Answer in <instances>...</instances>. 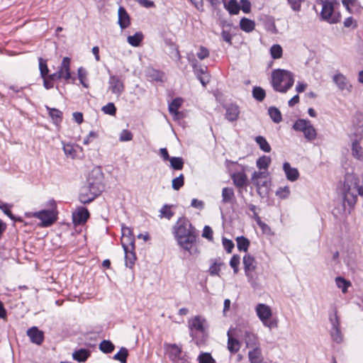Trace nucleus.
<instances>
[{
    "mask_svg": "<svg viewBox=\"0 0 363 363\" xmlns=\"http://www.w3.org/2000/svg\"><path fill=\"white\" fill-rule=\"evenodd\" d=\"M103 174L99 168L91 171L88 179L87 185L82 187L79 196L81 203L86 204L91 202L99 196L103 189Z\"/></svg>",
    "mask_w": 363,
    "mask_h": 363,
    "instance_id": "obj_1",
    "label": "nucleus"
},
{
    "mask_svg": "<svg viewBox=\"0 0 363 363\" xmlns=\"http://www.w3.org/2000/svg\"><path fill=\"white\" fill-rule=\"evenodd\" d=\"M344 202L353 206L357 202V194L363 196V186L359 185V177L353 174H347L342 187Z\"/></svg>",
    "mask_w": 363,
    "mask_h": 363,
    "instance_id": "obj_2",
    "label": "nucleus"
},
{
    "mask_svg": "<svg viewBox=\"0 0 363 363\" xmlns=\"http://www.w3.org/2000/svg\"><path fill=\"white\" fill-rule=\"evenodd\" d=\"M294 74L285 69H274L272 74V84L274 90L286 93L294 84Z\"/></svg>",
    "mask_w": 363,
    "mask_h": 363,
    "instance_id": "obj_3",
    "label": "nucleus"
},
{
    "mask_svg": "<svg viewBox=\"0 0 363 363\" xmlns=\"http://www.w3.org/2000/svg\"><path fill=\"white\" fill-rule=\"evenodd\" d=\"M322 9L320 11V18L330 24H335L340 21L341 15L338 11L340 3L337 0H330L329 1L320 4Z\"/></svg>",
    "mask_w": 363,
    "mask_h": 363,
    "instance_id": "obj_4",
    "label": "nucleus"
},
{
    "mask_svg": "<svg viewBox=\"0 0 363 363\" xmlns=\"http://www.w3.org/2000/svg\"><path fill=\"white\" fill-rule=\"evenodd\" d=\"M245 342L247 347L252 348L248 352L250 363H267L264 361L261 348L257 346V337L254 334L246 333Z\"/></svg>",
    "mask_w": 363,
    "mask_h": 363,
    "instance_id": "obj_5",
    "label": "nucleus"
},
{
    "mask_svg": "<svg viewBox=\"0 0 363 363\" xmlns=\"http://www.w3.org/2000/svg\"><path fill=\"white\" fill-rule=\"evenodd\" d=\"M255 312L257 317L265 327L272 329L277 326L276 320H270L272 316V311L270 306L268 305L258 303L255 307Z\"/></svg>",
    "mask_w": 363,
    "mask_h": 363,
    "instance_id": "obj_6",
    "label": "nucleus"
},
{
    "mask_svg": "<svg viewBox=\"0 0 363 363\" xmlns=\"http://www.w3.org/2000/svg\"><path fill=\"white\" fill-rule=\"evenodd\" d=\"M197 232L196 228L191 225L190 221L184 218H180L173 228V233L176 239L182 238L184 236Z\"/></svg>",
    "mask_w": 363,
    "mask_h": 363,
    "instance_id": "obj_7",
    "label": "nucleus"
},
{
    "mask_svg": "<svg viewBox=\"0 0 363 363\" xmlns=\"http://www.w3.org/2000/svg\"><path fill=\"white\" fill-rule=\"evenodd\" d=\"M198 237L197 232L190 234L184 238L176 239L178 245L184 250L187 251L190 255H196L199 250L196 246V241Z\"/></svg>",
    "mask_w": 363,
    "mask_h": 363,
    "instance_id": "obj_8",
    "label": "nucleus"
},
{
    "mask_svg": "<svg viewBox=\"0 0 363 363\" xmlns=\"http://www.w3.org/2000/svg\"><path fill=\"white\" fill-rule=\"evenodd\" d=\"M71 59L65 57L59 67L58 71L50 74L51 79H64L68 81L72 78L70 70Z\"/></svg>",
    "mask_w": 363,
    "mask_h": 363,
    "instance_id": "obj_9",
    "label": "nucleus"
},
{
    "mask_svg": "<svg viewBox=\"0 0 363 363\" xmlns=\"http://www.w3.org/2000/svg\"><path fill=\"white\" fill-rule=\"evenodd\" d=\"M29 217L37 218L41 220L40 227H49L55 223L57 218L54 212L50 210H42L38 212L28 213Z\"/></svg>",
    "mask_w": 363,
    "mask_h": 363,
    "instance_id": "obj_10",
    "label": "nucleus"
},
{
    "mask_svg": "<svg viewBox=\"0 0 363 363\" xmlns=\"http://www.w3.org/2000/svg\"><path fill=\"white\" fill-rule=\"evenodd\" d=\"M243 264L245 273L249 283H250L252 287L255 288L257 282L256 278H255L253 275V272L256 269V261L255 258L250 255H245L243 257Z\"/></svg>",
    "mask_w": 363,
    "mask_h": 363,
    "instance_id": "obj_11",
    "label": "nucleus"
},
{
    "mask_svg": "<svg viewBox=\"0 0 363 363\" xmlns=\"http://www.w3.org/2000/svg\"><path fill=\"white\" fill-rule=\"evenodd\" d=\"M188 60L193 67L194 74L196 75L202 85L205 86L210 81V76L207 72V67L199 66L197 60L194 58L191 59L189 56H188Z\"/></svg>",
    "mask_w": 363,
    "mask_h": 363,
    "instance_id": "obj_12",
    "label": "nucleus"
},
{
    "mask_svg": "<svg viewBox=\"0 0 363 363\" xmlns=\"http://www.w3.org/2000/svg\"><path fill=\"white\" fill-rule=\"evenodd\" d=\"M206 323V320L201 315H196L193 318L190 319L188 324L191 336L194 337L195 332L203 333L205 331Z\"/></svg>",
    "mask_w": 363,
    "mask_h": 363,
    "instance_id": "obj_13",
    "label": "nucleus"
},
{
    "mask_svg": "<svg viewBox=\"0 0 363 363\" xmlns=\"http://www.w3.org/2000/svg\"><path fill=\"white\" fill-rule=\"evenodd\" d=\"M363 138L361 135H355L351 139V154L353 157L363 161Z\"/></svg>",
    "mask_w": 363,
    "mask_h": 363,
    "instance_id": "obj_14",
    "label": "nucleus"
},
{
    "mask_svg": "<svg viewBox=\"0 0 363 363\" xmlns=\"http://www.w3.org/2000/svg\"><path fill=\"white\" fill-rule=\"evenodd\" d=\"M108 89L112 94L119 97L125 91V84L118 76L110 75L108 79Z\"/></svg>",
    "mask_w": 363,
    "mask_h": 363,
    "instance_id": "obj_15",
    "label": "nucleus"
},
{
    "mask_svg": "<svg viewBox=\"0 0 363 363\" xmlns=\"http://www.w3.org/2000/svg\"><path fill=\"white\" fill-rule=\"evenodd\" d=\"M252 181L258 191L262 187L268 188L271 183L267 172H255L252 175Z\"/></svg>",
    "mask_w": 363,
    "mask_h": 363,
    "instance_id": "obj_16",
    "label": "nucleus"
},
{
    "mask_svg": "<svg viewBox=\"0 0 363 363\" xmlns=\"http://www.w3.org/2000/svg\"><path fill=\"white\" fill-rule=\"evenodd\" d=\"M166 354L169 359L174 362H177L182 359V347L176 344L165 343L164 345Z\"/></svg>",
    "mask_w": 363,
    "mask_h": 363,
    "instance_id": "obj_17",
    "label": "nucleus"
},
{
    "mask_svg": "<svg viewBox=\"0 0 363 363\" xmlns=\"http://www.w3.org/2000/svg\"><path fill=\"white\" fill-rule=\"evenodd\" d=\"M333 81L340 91H347V93L351 91L352 85L343 74L340 72L335 74L333 77Z\"/></svg>",
    "mask_w": 363,
    "mask_h": 363,
    "instance_id": "obj_18",
    "label": "nucleus"
},
{
    "mask_svg": "<svg viewBox=\"0 0 363 363\" xmlns=\"http://www.w3.org/2000/svg\"><path fill=\"white\" fill-rule=\"evenodd\" d=\"M330 320L332 324L330 330L331 337L335 342L340 343L342 341V335L340 330V323L337 314L335 313L333 316H331Z\"/></svg>",
    "mask_w": 363,
    "mask_h": 363,
    "instance_id": "obj_19",
    "label": "nucleus"
},
{
    "mask_svg": "<svg viewBox=\"0 0 363 363\" xmlns=\"http://www.w3.org/2000/svg\"><path fill=\"white\" fill-rule=\"evenodd\" d=\"M89 218V212L84 207H78L72 213V220L74 225H81L86 222Z\"/></svg>",
    "mask_w": 363,
    "mask_h": 363,
    "instance_id": "obj_20",
    "label": "nucleus"
},
{
    "mask_svg": "<svg viewBox=\"0 0 363 363\" xmlns=\"http://www.w3.org/2000/svg\"><path fill=\"white\" fill-rule=\"evenodd\" d=\"M121 230V245L123 247H127L128 246H135V237L132 230L128 227L123 225Z\"/></svg>",
    "mask_w": 363,
    "mask_h": 363,
    "instance_id": "obj_21",
    "label": "nucleus"
},
{
    "mask_svg": "<svg viewBox=\"0 0 363 363\" xmlns=\"http://www.w3.org/2000/svg\"><path fill=\"white\" fill-rule=\"evenodd\" d=\"M27 335L30 341L36 345H41L44 340V333L37 327L33 326L27 330Z\"/></svg>",
    "mask_w": 363,
    "mask_h": 363,
    "instance_id": "obj_22",
    "label": "nucleus"
},
{
    "mask_svg": "<svg viewBox=\"0 0 363 363\" xmlns=\"http://www.w3.org/2000/svg\"><path fill=\"white\" fill-rule=\"evenodd\" d=\"M225 117L228 121L233 122L238 119L240 111L238 105L233 104H228L225 107Z\"/></svg>",
    "mask_w": 363,
    "mask_h": 363,
    "instance_id": "obj_23",
    "label": "nucleus"
},
{
    "mask_svg": "<svg viewBox=\"0 0 363 363\" xmlns=\"http://www.w3.org/2000/svg\"><path fill=\"white\" fill-rule=\"evenodd\" d=\"M118 23L122 29L127 28L130 24V18L125 9L120 6L118 11Z\"/></svg>",
    "mask_w": 363,
    "mask_h": 363,
    "instance_id": "obj_24",
    "label": "nucleus"
},
{
    "mask_svg": "<svg viewBox=\"0 0 363 363\" xmlns=\"http://www.w3.org/2000/svg\"><path fill=\"white\" fill-rule=\"evenodd\" d=\"M283 170L286 179L291 182H295L299 177V172L298 169L295 167H291L290 164L287 162L284 163Z\"/></svg>",
    "mask_w": 363,
    "mask_h": 363,
    "instance_id": "obj_25",
    "label": "nucleus"
},
{
    "mask_svg": "<svg viewBox=\"0 0 363 363\" xmlns=\"http://www.w3.org/2000/svg\"><path fill=\"white\" fill-rule=\"evenodd\" d=\"M183 104V99L182 98H176L169 104V111L173 116L175 120L179 119L181 113L178 111V109L181 107Z\"/></svg>",
    "mask_w": 363,
    "mask_h": 363,
    "instance_id": "obj_26",
    "label": "nucleus"
},
{
    "mask_svg": "<svg viewBox=\"0 0 363 363\" xmlns=\"http://www.w3.org/2000/svg\"><path fill=\"white\" fill-rule=\"evenodd\" d=\"M123 248L125 252V265L127 267H131L135 263L136 259L134 252L135 246H128Z\"/></svg>",
    "mask_w": 363,
    "mask_h": 363,
    "instance_id": "obj_27",
    "label": "nucleus"
},
{
    "mask_svg": "<svg viewBox=\"0 0 363 363\" xmlns=\"http://www.w3.org/2000/svg\"><path fill=\"white\" fill-rule=\"evenodd\" d=\"M210 262L208 273L211 276H219L223 262L220 259H212Z\"/></svg>",
    "mask_w": 363,
    "mask_h": 363,
    "instance_id": "obj_28",
    "label": "nucleus"
},
{
    "mask_svg": "<svg viewBox=\"0 0 363 363\" xmlns=\"http://www.w3.org/2000/svg\"><path fill=\"white\" fill-rule=\"evenodd\" d=\"M234 184L239 187H244L247 185V177L244 172H235L231 177Z\"/></svg>",
    "mask_w": 363,
    "mask_h": 363,
    "instance_id": "obj_29",
    "label": "nucleus"
},
{
    "mask_svg": "<svg viewBox=\"0 0 363 363\" xmlns=\"http://www.w3.org/2000/svg\"><path fill=\"white\" fill-rule=\"evenodd\" d=\"M228 335V349L231 353H236L239 351L240 348V344L239 341L233 337L230 330H229L227 333Z\"/></svg>",
    "mask_w": 363,
    "mask_h": 363,
    "instance_id": "obj_30",
    "label": "nucleus"
},
{
    "mask_svg": "<svg viewBox=\"0 0 363 363\" xmlns=\"http://www.w3.org/2000/svg\"><path fill=\"white\" fill-rule=\"evenodd\" d=\"M240 27L242 30L250 33L255 29V23L252 20L243 17L240 21Z\"/></svg>",
    "mask_w": 363,
    "mask_h": 363,
    "instance_id": "obj_31",
    "label": "nucleus"
},
{
    "mask_svg": "<svg viewBox=\"0 0 363 363\" xmlns=\"http://www.w3.org/2000/svg\"><path fill=\"white\" fill-rule=\"evenodd\" d=\"M89 356L90 352L86 349L78 350L72 354L73 359L79 362H85Z\"/></svg>",
    "mask_w": 363,
    "mask_h": 363,
    "instance_id": "obj_32",
    "label": "nucleus"
},
{
    "mask_svg": "<svg viewBox=\"0 0 363 363\" xmlns=\"http://www.w3.org/2000/svg\"><path fill=\"white\" fill-rule=\"evenodd\" d=\"M235 199L234 191L232 188L225 187L222 190V202L224 203H232Z\"/></svg>",
    "mask_w": 363,
    "mask_h": 363,
    "instance_id": "obj_33",
    "label": "nucleus"
},
{
    "mask_svg": "<svg viewBox=\"0 0 363 363\" xmlns=\"http://www.w3.org/2000/svg\"><path fill=\"white\" fill-rule=\"evenodd\" d=\"M46 108L48 111L49 116L51 117L54 123L58 124L62 121V113L61 111L57 108H52L48 106H46Z\"/></svg>",
    "mask_w": 363,
    "mask_h": 363,
    "instance_id": "obj_34",
    "label": "nucleus"
},
{
    "mask_svg": "<svg viewBox=\"0 0 363 363\" xmlns=\"http://www.w3.org/2000/svg\"><path fill=\"white\" fill-rule=\"evenodd\" d=\"M272 160L269 156L263 155L259 157L256 162L257 167L259 169L267 170L271 164Z\"/></svg>",
    "mask_w": 363,
    "mask_h": 363,
    "instance_id": "obj_35",
    "label": "nucleus"
},
{
    "mask_svg": "<svg viewBox=\"0 0 363 363\" xmlns=\"http://www.w3.org/2000/svg\"><path fill=\"white\" fill-rule=\"evenodd\" d=\"M260 150L264 152H269L272 150L270 145L263 136H257L255 139Z\"/></svg>",
    "mask_w": 363,
    "mask_h": 363,
    "instance_id": "obj_36",
    "label": "nucleus"
},
{
    "mask_svg": "<svg viewBox=\"0 0 363 363\" xmlns=\"http://www.w3.org/2000/svg\"><path fill=\"white\" fill-rule=\"evenodd\" d=\"M235 240L237 242V247L239 251H247L250 243L247 238L244 236H240L237 237Z\"/></svg>",
    "mask_w": 363,
    "mask_h": 363,
    "instance_id": "obj_37",
    "label": "nucleus"
},
{
    "mask_svg": "<svg viewBox=\"0 0 363 363\" xmlns=\"http://www.w3.org/2000/svg\"><path fill=\"white\" fill-rule=\"evenodd\" d=\"M335 284L337 287L340 289L343 294L347 293V289L351 286V282L342 277L335 278Z\"/></svg>",
    "mask_w": 363,
    "mask_h": 363,
    "instance_id": "obj_38",
    "label": "nucleus"
},
{
    "mask_svg": "<svg viewBox=\"0 0 363 363\" xmlns=\"http://www.w3.org/2000/svg\"><path fill=\"white\" fill-rule=\"evenodd\" d=\"M310 124L311 122L309 121L304 119H298L294 123L293 128L295 130L301 131L304 134L305 132L306 131V129L308 128V126Z\"/></svg>",
    "mask_w": 363,
    "mask_h": 363,
    "instance_id": "obj_39",
    "label": "nucleus"
},
{
    "mask_svg": "<svg viewBox=\"0 0 363 363\" xmlns=\"http://www.w3.org/2000/svg\"><path fill=\"white\" fill-rule=\"evenodd\" d=\"M225 8L231 15L238 14L240 9L236 0H230L227 4H225Z\"/></svg>",
    "mask_w": 363,
    "mask_h": 363,
    "instance_id": "obj_40",
    "label": "nucleus"
},
{
    "mask_svg": "<svg viewBox=\"0 0 363 363\" xmlns=\"http://www.w3.org/2000/svg\"><path fill=\"white\" fill-rule=\"evenodd\" d=\"M143 39L142 33L138 32L133 35H129L127 38L128 43L132 46L137 47Z\"/></svg>",
    "mask_w": 363,
    "mask_h": 363,
    "instance_id": "obj_41",
    "label": "nucleus"
},
{
    "mask_svg": "<svg viewBox=\"0 0 363 363\" xmlns=\"http://www.w3.org/2000/svg\"><path fill=\"white\" fill-rule=\"evenodd\" d=\"M268 112L270 118L274 123H279L281 121V113L278 108L276 107H270L268 110Z\"/></svg>",
    "mask_w": 363,
    "mask_h": 363,
    "instance_id": "obj_42",
    "label": "nucleus"
},
{
    "mask_svg": "<svg viewBox=\"0 0 363 363\" xmlns=\"http://www.w3.org/2000/svg\"><path fill=\"white\" fill-rule=\"evenodd\" d=\"M169 161L171 167L175 170H181L184 167V160L182 157H172Z\"/></svg>",
    "mask_w": 363,
    "mask_h": 363,
    "instance_id": "obj_43",
    "label": "nucleus"
},
{
    "mask_svg": "<svg viewBox=\"0 0 363 363\" xmlns=\"http://www.w3.org/2000/svg\"><path fill=\"white\" fill-rule=\"evenodd\" d=\"M290 193V188L285 186L279 187L275 192V195L281 199H286L289 196Z\"/></svg>",
    "mask_w": 363,
    "mask_h": 363,
    "instance_id": "obj_44",
    "label": "nucleus"
},
{
    "mask_svg": "<svg viewBox=\"0 0 363 363\" xmlns=\"http://www.w3.org/2000/svg\"><path fill=\"white\" fill-rule=\"evenodd\" d=\"M114 345L109 340H103L99 344V349L104 353H111L114 350Z\"/></svg>",
    "mask_w": 363,
    "mask_h": 363,
    "instance_id": "obj_45",
    "label": "nucleus"
},
{
    "mask_svg": "<svg viewBox=\"0 0 363 363\" xmlns=\"http://www.w3.org/2000/svg\"><path fill=\"white\" fill-rule=\"evenodd\" d=\"M128 355V350L125 347H121L120 350L113 356V359L121 362V363H126Z\"/></svg>",
    "mask_w": 363,
    "mask_h": 363,
    "instance_id": "obj_46",
    "label": "nucleus"
},
{
    "mask_svg": "<svg viewBox=\"0 0 363 363\" xmlns=\"http://www.w3.org/2000/svg\"><path fill=\"white\" fill-rule=\"evenodd\" d=\"M283 50L278 44L273 45L270 48V54L273 59H279L282 57Z\"/></svg>",
    "mask_w": 363,
    "mask_h": 363,
    "instance_id": "obj_47",
    "label": "nucleus"
},
{
    "mask_svg": "<svg viewBox=\"0 0 363 363\" xmlns=\"http://www.w3.org/2000/svg\"><path fill=\"white\" fill-rule=\"evenodd\" d=\"M77 74H78L79 80L80 83L82 84V85L85 88H88L89 84L87 83V78H86L87 72H86V69H84L83 67H79L77 70Z\"/></svg>",
    "mask_w": 363,
    "mask_h": 363,
    "instance_id": "obj_48",
    "label": "nucleus"
},
{
    "mask_svg": "<svg viewBox=\"0 0 363 363\" xmlns=\"http://www.w3.org/2000/svg\"><path fill=\"white\" fill-rule=\"evenodd\" d=\"M252 96L256 100L262 101L264 100L266 93L262 88L257 86L254 87L252 89Z\"/></svg>",
    "mask_w": 363,
    "mask_h": 363,
    "instance_id": "obj_49",
    "label": "nucleus"
},
{
    "mask_svg": "<svg viewBox=\"0 0 363 363\" xmlns=\"http://www.w3.org/2000/svg\"><path fill=\"white\" fill-rule=\"evenodd\" d=\"M305 0H286L288 5L294 12H299Z\"/></svg>",
    "mask_w": 363,
    "mask_h": 363,
    "instance_id": "obj_50",
    "label": "nucleus"
},
{
    "mask_svg": "<svg viewBox=\"0 0 363 363\" xmlns=\"http://www.w3.org/2000/svg\"><path fill=\"white\" fill-rule=\"evenodd\" d=\"M39 69L40 72L41 77H45L48 76L49 69L47 65L46 60H43L42 57H39Z\"/></svg>",
    "mask_w": 363,
    "mask_h": 363,
    "instance_id": "obj_51",
    "label": "nucleus"
},
{
    "mask_svg": "<svg viewBox=\"0 0 363 363\" xmlns=\"http://www.w3.org/2000/svg\"><path fill=\"white\" fill-rule=\"evenodd\" d=\"M303 135L304 137L309 141H312L316 138V130L311 123L308 126V128Z\"/></svg>",
    "mask_w": 363,
    "mask_h": 363,
    "instance_id": "obj_52",
    "label": "nucleus"
},
{
    "mask_svg": "<svg viewBox=\"0 0 363 363\" xmlns=\"http://www.w3.org/2000/svg\"><path fill=\"white\" fill-rule=\"evenodd\" d=\"M63 150L67 157L74 158L76 156V150L74 145L71 143L63 144Z\"/></svg>",
    "mask_w": 363,
    "mask_h": 363,
    "instance_id": "obj_53",
    "label": "nucleus"
},
{
    "mask_svg": "<svg viewBox=\"0 0 363 363\" xmlns=\"http://www.w3.org/2000/svg\"><path fill=\"white\" fill-rule=\"evenodd\" d=\"M199 363H216L210 353L203 352L198 357Z\"/></svg>",
    "mask_w": 363,
    "mask_h": 363,
    "instance_id": "obj_54",
    "label": "nucleus"
},
{
    "mask_svg": "<svg viewBox=\"0 0 363 363\" xmlns=\"http://www.w3.org/2000/svg\"><path fill=\"white\" fill-rule=\"evenodd\" d=\"M184 177L182 174H181L179 177L173 179L172 180V188L174 190H179L181 187L184 186Z\"/></svg>",
    "mask_w": 363,
    "mask_h": 363,
    "instance_id": "obj_55",
    "label": "nucleus"
},
{
    "mask_svg": "<svg viewBox=\"0 0 363 363\" xmlns=\"http://www.w3.org/2000/svg\"><path fill=\"white\" fill-rule=\"evenodd\" d=\"M133 133L130 130L124 129L120 133L119 140L121 142L130 141L133 139Z\"/></svg>",
    "mask_w": 363,
    "mask_h": 363,
    "instance_id": "obj_56",
    "label": "nucleus"
},
{
    "mask_svg": "<svg viewBox=\"0 0 363 363\" xmlns=\"http://www.w3.org/2000/svg\"><path fill=\"white\" fill-rule=\"evenodd\" d=\"M164 76L162 72L155 69H152L149 75L150 79L155 82H163Z\"/></svg>",
    "mask_w": 363,
    "mask_h": 363,
    "instance_id": "obj_57",
    "label": "nucleus"
},
{
    "mask_svg": "<svg viewBox=\"0 0 363 363\" xmlns=\"http://www.w3.org/2000/svg\"><path fill=\"white\" fill-rule=\"evenodd\" d=\"M160 217L161 218H167V219H170L174 213L171 211L170 207L164 205L160 211Z\"/></svg>",
    "mask_w": 363,
    "mask_h": 363,
    "instance_id": "obj_58",
    "label": "nucleus"
},
{
    "mask_svg": "<svg viewBox=\"0 0 363 363\" xmlns=\"http://www.w3.org/2000/svg\"><path fill=\"white\" fill-rule=\"evenodd\" d=\"M102 111L106 114L114 116L116 113V108L113 103H108L102 107Z\"/></svg>",
    "mask_w": 363,
    "mask_h": 363,
    "instance_id": "obj_59",
    "label": "nucleus"
},
{
    "mask_svg": "<svg viewBox=\"0 0 363 363\" xmlns=\"http://www.w3.org/2000/svg\"><path fill=\"white\" fill-rule=\"evenodd\" d=\"M239 264H240V256L238 255H234L230 260V266L233 269L235 274H237L238 272Z\"/></svg>",
    "mask_w": 363,
    "mask_h": 363,
    "instance_id": "obj_60",
    "label": "nucleus"
},
{
    "mask_svg": "<svg viewBox=\"0 0 363 363\" xmlns=\"http://www.w3.org/2000/svg\"><path fill=\"white\" fill-rule=\"evenodd\" d=\"M10 207L11 206H9L7 203L0 201V209L2 210V211L11 220H15L14 216L12 214L9 209Z\"/></svg>",
    "mask_w": 363,
    "mask_h": 363,
    "instance_id": "obj_61",
    "label": "nucleus"
},
{
    "mask_svg": "<svg viewBox=\"0 0 363 363\" xmlns=\"http://www.w3.org/2000/svg\"><path fill=\"white\" fill-rule=\"evenodd\" d=\"M222 243L224 249L228 253H230L234 248V243L232 240L223 238L222 240Z\"/></svg>",
    "mask_w": 363,
    "mask_h": 363,
    "instance_id": "obj_62",
    "label": "nucleus"
},
{
    "mask_svg": "<svg viewBox=\"0 0 363 363\" xmlns=\"http://www.w3.org/2000/svg\"><path fill=\"white\" fill-rule=\"evenodd\" d=\"M196 55L199 60H203L209 56V51L206 48L201 46Z\"/></svg>",
    "mask_w": 363,
    "mask_h": 363,
    "instance_id": "obj_63",
    "label": "nucleus"
},
{
    "mask_svg": "<svg viewBox=\"0 0 363 363\" xmlns=\"http://www.w3.org/2000/svg\"><path fill=\"white\" fill-rule=\"evenodd\" d=\"M240 9L245 13H248L251 10V4L249 0H240Z\"/></svg>",
    "mask_w": 363,
    "mask_h": 363,
    "instance_id": "obj_64",
    "label": "nucleus"
}]
</instances>
